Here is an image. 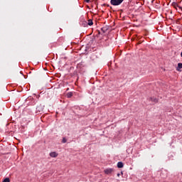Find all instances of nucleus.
Wrapping results in <instances>:
<instances>
[{"label":"nucleus","mask_w":182,"mask_h":182,"mask_svg":"<svg viewBox=\"0 0 182 182\" xmlns=\"http://www.w3.org/2000/svg\"><path fill=\"white\" fill-rule=\"evenodd\" d=\"M150 101L154 102V103H157V102H159V100L156 98H153V97L150 98Z\"/></svg>","instance_id":"nucleus-7"},{"label":"nucleus","mask_w":182,"mask_h":182,"mask_svg":"<svg viewBox=\"0 0 182 182\" xmlns=\"http://www.w3.org/2000/svg\"><path fill=\"white\" fill-rule=\"evenodd\" d=\"M117 176H120V174H119V173H118V174H117Z\"/></svg>","instance_id":"nucleus-13"},{"label":"nucleus","mask_w":182,"mask_h":182,"mask_svg":"<svg viewBox=\"0 0 182 182\" xmlns=\"http://www.w3.org/2000/svg\"><path fill=\"white\" fill-rule=\"evenodd\" d=\"M105 174H112L113 173V169L112 168H107L105 170Z\"/></svg>","instance_id":"nucleus-2"},{"label":"nucleus","mask_w":182,"mask_h":182,"mask_svg":"<svg viewBox=\"0 0 182 182\" xmlns=\"http://www.w3.org/2000/svg\"><path fill=\"white\" fill-rule=\"evenodd\" d=\"M85 2L89 3V2H90V0H85Z\"/></svg>","instance_id":"nucleus-12"},{"label":"nucleus","mask_w":182,"mask_h":182,"mask_svg":"<svg viewBox=\"0 0 182 182\" xmlns=\"http://www.w3.org/2000/svg\"><path fill=\"white\" fill-rule=\"evenodd\" d=\"M180 69H182V63H178V67H177L176 70H178V72H180Z\"/></svg>","instance_id":"nucleus-5"},{"label":"nucleus","mask_w":182,"mask_h":182,"mask_svg":"<svg viewBox=\"0 0 182 182\" xmlns=\"http://www.w3.org/2000/svg\"><path fill=\"white\" fill-rule=\"evenodd\" d=\"M73 96V94L72 92H68L67 94V97L69 98V97H72Z\"/></svg>","instance_id":"nucleus-9"},{"label":"nucleus","mask_w":182,"mask_h":182,"mask_svg":"<svg viewBox=\"0 0 182 182\" xmlns=\"http://www.w3.org/2000/svg\"><path fill=\"white\" fill-rule=\"evenodd\" d=\"M66 141H68V139H66V138H63V140H62V143H66Z\"/></svg>","instance_id":"nucleus-11"},{"label":"nucleus","mask_w":182,"mask_h":182,"mask_svg":"<svg viewBox=\"0 0 182 182\" xmlns=\"http://www.w3.org/2000/svg\"><path fill=\"white\" fill-rule=\"evenodd\" d=\"M3 181L4 182H10L11 180H9V178H6Z\"/></svg>","instance_id":"nucleus-10"},{"label":"nucleus","mask_w":182,"mask_h":182,"mask_svg":"<svg viewBox=\"0 0 182 182\" xmlns=\"http://www.w3.org/2000/svg\"><path fill=\"white\" fill-rule=\"evenodd\" d=\"M124 0H111L110 4L111 5H113L114 6H119V5H121V4Z\"/></svg>","instance_id":"nucleus-1"},{"label":"nucleus","mask_w":182,"mask_h":182,"mask_svg":"<svg viewBox=\"0 0 182 182\" xmlns=\"http://www.w3.org/2000/svg\"><path fill=\"white\" fill-rule=\"evenodd\" d=\"M88 25H89L90 26H92V25H93V21H92V20H88Z\"/></svg>","instance_id":"nucleus-8"},{"label":"nucleus","mask_w":182,"mask_h":182,"mask_svg":"<svg viewBox=\"0 0 182 182\" xmlns=\"http://www.w3.org/2000/svg\"><path fill=\"white\" fill-rule=\"evenodd\" d=\"M50 156L53 158H56L58 157V153L56 152H50Z\"/></svg>","instance_id":"nucleus-3"},{"label":"nucleus","mask_w":182,"mask_h":182,"mask_svg":"<svg viewBox=\"0 0 182 182\" xmlns=\"http://www.w3.org/2000/svg\"><path fill=\"white\" fill-rule=\"evenodd\" d=\"M172 5H173V6H174V8H176V9L179 8V9L182 10V7L178 6V4H177V3H173Z\"/></svg>","instance_id":"nucleus-4"},{"label":"nucleus","mask_w":182,"mask_h":182,"mask_svg":"<svg viewBox=\"0 0 182 182\" xmlns=\"http://www.w3.org/2000/svg\"><path fill=\"white\" fill-rule=\"evenodd\" d=\"M123 162H118L117 163V167L118 168H123Z\"/></svg>","instance_id":"nucleus-6"}]
</instances>
